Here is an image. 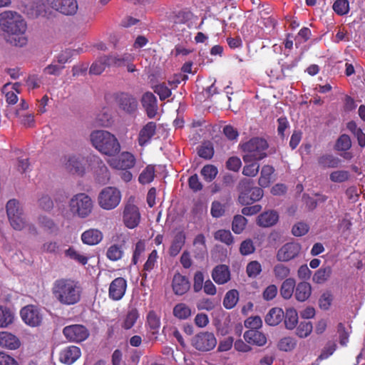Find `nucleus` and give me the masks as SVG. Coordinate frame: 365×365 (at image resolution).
<instances>
[{"label":"nucleus","instance_id":"f257e3e1","mask_svg":"<svg viewBox=\"0 0 365 365\" xmlns=\"http://www.w3.org/2000/svg\"><path fill=\"white\" fill-rule=\"evenodd\" d=\"M0 29L5 34V40L11 46L24 47L27 44V23L17 11L6 10L0 13Z\"/></svg>","mask_w":365,"mask_h":365},{"label":"nucleus","instance_id":"f03ea898","mask_svg":"<svg viewBox=\"0 0 365 365\" xmlns=\"http://www.w3.org/2000/svg\"><path fill=\"white\" fill-rule=\"evenodd\" d=\"M51 293L53 298L61 304L71 306L80 302L82 288L77 281L61 278L53 282Z\"/></svg>","mask_w":365,"mask_h":365},{"label":"nucleus","instance_id":"7ed1b4c3","mask_svg":"<svg viewBox=\"0 0 365 365\" xmlns=\"http://www.w3.org/2000/svg\"><path fill=\"white\" fill-rule=\"evenodd\" d=\"M93 146L102 154L113 156L120 150V143L116 137L107 130H95L91 134Z\"/></svg>","mask_w":365,"mask_h":365},{"label":"nucleus","instance_id":"20e7f679","mask_svg":"<svg viewBox=\"0 0 365 365\" xmlns=\"http://www.w3.org/2000/svg\"><path fill=\"white\" fill-rule=\"evenodd\" d=\"M69 210L73 216L80 218L88 217L93 212V201L84 192L73 195L68 202Z\"/></svg>","mask_w":365,"mask_h":365},{"label":"nucleus","instance_id":"39448f33","mask_svg":"<svg viewBox=\"0 0 365 365\" xmlns=\"http://www.w3.org/2000/svg\"><path fill=\"white\" fill-rule=\"evenodd\" d=\"M268 148L267 141L260 138H253L242 145L243 160L245 163L258 161L267 157L266 150Z\"/></svg>","mask_w":365,"mask_h":365},{"label":"nucleus","instance_id":"423d86ee","mask_svg":"<svg viewBox=\"0 0 365 365\" xmlns=\"http://www.w3.org/2000/svg\"><path fill=\"white\" fill-rule=\"evenodd\" d=\"M121 200V193L114 187H106L98 194V202L103 210H110L115 208Z\"/></svg>","mask_w":365,"mask_h":365},{"label":"nucleus","instance_id":"0eeeda50","mask_svg":"<svg viewBox=\"0 0 365 365\" xmlns=\"http://www.w3.org/2000/svg\"><path fill=\"white\" fill-rule=\"evenodd\" d=\"M217 344V339L214 334L202 331L193 336L192 345L198 351H208L213 349Z\"/></svg>","mask_w":365,"mask_h":365},{"label":"nucleus","instance_id":"6e6552de","mask_svg":"<svg viewBox=\"0 0 365 365\" xmlns=\"http://www.w3.org/2000/svg\"><path fill=\"white\" fill-rule=\"evenodd\" d=\"M88 162L95 173L97 181L101 184H106L110 180V175L108 168L100 157L91 155L88 158Z\"/></svg>","mask_w":365,"mask_h":365},{"label":"nucleus","instance_id":"1a4fd4ad","mask_svg":"<svg viewBox=\"0 0 365 365\" xmlns=\"http://www.w3.org/2000/svg\"><path fill=\"white\" fill-rule=\"evenodd\" d=\"M123 220L125 225L129 229L136 227L140 221V214L138 207L134 204L133 199L130 198L125 204Z\"/></svg>","mask_w":365,"mask_h":365},{"label":"nucleus","instance_id":"9d476101","mask_svg":"<svg viewBox=\"0 0 365 365\" xmlns=\"http://www.w3.org/2000/svg\"><path fill=\"white\" fill-rule=\"evenodd\" d=\"M64 336L71 342L79 343L85 341L89 336V331L81 324L66 326L63 329Z\"/></svg>","mask_w":365,"mask_h":365},{"label":"nucleus","instance_id":"9b49d317","mask_svg":"<svg viewBox=\"0 0 365 365\" xmlns=\"http://www.w3.org/2000/svg\"><path fill=\"white\" fill-rule=\"evenodd\" d=\"M65 168L72 174L82 176L86 173V162L81 155H68L63 158Z\"/></svg>","mask_w":365,"mask_h":365},{"label":"nucleus","instance_id":"f8f14e48","mask_svg":"<svg viewBox=\"0 0 365 365\" xmlns=\"http://www.w3.org/2000/svg\"><path fill=\"white\" fill-rule=\"evenodd\" d=\"M301 249V245L298 242H287L279 249L276 258L279 262H289L299 255Z\"/></svg>","mask_w":365,"mask_h":365},{"label":"nucleus","instance_id":"ddd939ff","mask_svg":"<svg viewBox=\"0 0 365 365\" xmlns=\"http://www.w3.org/2000/svg\"><path fill=\"white\" fill-rule=\"evenodd\" d=\"M135 158L130 152H123L116 158H112L108 160L109 165L116 170H128L134 167Z\"/></svg>","mask_w":365,"mask_h":365},{"label":"nucleus","instance_id":"4468645a","mask_svg":"<svg viewBox=\"0 0 365 365\" xmlns=\"http://www.w3.org/2000/svg\"><path fill=\"white\" fill-rule=\"evenodd\" d=\"M22 320L31 327L39 326L42 322V314L38 308L34 305H27L20 312Z\"/></svg>","mask_w":365,"mask_h":365},{"label":"nucleus","instance_id":"2eb2a0df","mask_svg":"<svg viewBox=\"0 0 365 365\" xmlns=\"http://www.w3.org/2000/svg\"><path fill=\"white\" fill-rule=\"evenodd\" d=\"M50 6L60 13L72 16L78 11L76 0H48Z\"/></svg>","mask_w":365,"mask_h":365},{"label":"nucleus","instance_id":"dca6fc26","mask_svg":"<svg viewBox=\"0 0 365 365\" xmlns=\"http://www.w3.org/2000/svg\"><path fill=\"white\" fill-rule=\"evenodd\" d=\"M141 105L148 118H154L158 110V100L155 96L151 92H145L140 99Z\"/></svg>","mask_w":365,"mask_h":365},{"label":"nucleus","instance_id":"f3484780","mask_svg":"<svg viewBox=\"0 0 365 365\" xmlns=\"http://www.w3.org/2000/svg\"><path fill=\"white\" fill-rule=\"evenodd\" d=\"M116 102L119 108L128 114L134 113L138 109V101L131 94L122 93L116 96Z\"/></svg>","mask_w":365,"mask_h":365},{"label":"nucleus","instance_id":"a211bd4d","mask_svg":"<svg viewBox=\"0 0 365 365\" xmlns=\"http://www.w3.org/2000/svg\"><path fill=\"white\" fill-rule=\"evenodd\" d=\"M126 289L127 281L123 277H117L110 284L108 297L113 301H119L125 295Z\"/></svg>","mask_w":365,"mask_h":365},{"label":"nucleus","instance_id":"6ab92c4d","mask_svg":"<svg viewBox=\"0 0 365 365\" xmlns=\"http://www.w3.org/2000/svg\"><path fill=\"white\" fill-rule=\"evenodd\" d=\"M81 356V349L74 345L64 347L59 353V361L66 365L75 363Z\"/></svg>","mask_w":365,"mask_h":365},{"label":"nucleus","instance_id":"aec40b11","mask_svg":"<svg viewBox=\"0 0 365 365\" xmlns=\"http://www.w3.org/2000/svg\"><path fill=\"white\" fill-rule=\"evenodd\" d=\"M156 123L153 121L147 123L140 130L138 142L139 145L143 147L150 143L152 138L156 133Z\"/></svg>","mask_w":365,"mask_h":365},{"label":"nucleus","instance_id":"412c9836","mask_svg":"<svg viewBox=\"0 0 365 365\" xmlns=\"http://www.w3.org/2000/svg\"><path fill=\"white\" fill-rule=\"evenodd\" d=\"M341 163V159L330 153H323L317 158L318 167L322 170L337 168Z\"/></svg>","mask_w":365,"mask_h":365},{"label":"nucleus","instance_id":"4be33fe9","mask_svg":"<svg viewBox=\"0 0 365 365\" xmlns=\"http://www.w3.org/2000/svg\"><path fill=\"white\" fill-rule=\"evenodd\" d=\"M172 287L176 295H182L190 289V284L186 277L180 273H175L173 276Z\"/></svg>","mask_w":365,"mask_h":365},{"label":"nucleus","instance_id":"5701e85b","mask_svg":"<svg viewBox=\"0 0 365 365\" xmlns=\"http://www.w3.org/2000/svg\"><path fill=\"white\" fill-rule=\"evenodd\" d=\"M264 195V192L260 187H252L250 192H242L239 195L238 200L241 205H250L254 202L259 201Z\"/></svg>","mask_w":365,"mask_h":365},{"label":"nucleus","instance_id":"b1692460","mask_svg":"<svg viewBox=\"0 0 365 365\" xmlns=\"http://www.w3.org/2000/svg\"><path fill=\"white\" fill-rule=\"evenodd\" d=\"M279 220V215L275 210H267L261 213L257 220V224L262 227H269L274 225Z\"/></svg>","mask_w":365,"mask_h":365},{"label":"nucleus","instance_id":"393cba45","mask_svg":"<svg viewBox=\"0 0 365 365\" xmlns=\"http://www.w3.org/2000/svg\"><path fill=\"white\" fill-rule=\"evenodd\" d=\"M21 342L17 336L8 331L0 332V346L15 350L20 346Z\"/></svg>","mask_w":365,"mask_h":365},{"label":"nucleus","instance_id":"a878e982","mask_svg":"<svg viewBox=\"0 0 365 365\" xmlns=\"http://www.w3.org/2000/svg\"><path fill=\"white\" fill-rule=\"evenodd\" d=\"M243 336L248 344L262 346L267 343V337L265 334L259 330L249 329L244 333Z\"/></svg>","mask_w":365,"mask_h":365},{"label":"nucleus","instance_id":"bb28decb","mask_svg":"<svg viewBox=\"0 0 365 365\" xmlns=\"http://www.w3.org/2000/svg\"><path fill=\"white\" fill-rule=\"evenodd\" d=\"M213 280L218 284H223L230 279V273L227 266L221 264L215 267L212 272Z\"/></svg>","mask_w":365,"mask_h":365},{"label":"nucleus","instance_id":"cd10ccee","mask_svg":"<svg viewBox=\"0 0 365 365\" xmlns=\"http://www.w3.org/2000/svg\"><path fill=\"white\" fill-rule=\"evenodd\" d=\"M103 239L102 232L98 229H89L81 235V240L84 244L95 245L98 244Z\"/></svg>","mask_w":365,"mask_h":365},{"label":"nucleus","instance_id":"c85d7f7f","mask_svg":"<svg viewBox=\"0 0 365 365\" xmlns=\"http://www.w3.org/2000/svg\"><path fill=\"white\" fill-rule=\"evenodd\" d=\"M185 240L186 235L183 231H179L175 235L169 249L170 256L175 257L180 253L185 245Z\"/></svg>","mask_w":365,"mask_h":365},{"label":"nucleus","instance_id":"c756f323","mask_svg":"<svg viewBox=\"0 0 365 365\" xmlns=\"http://www.w3.org/2000/svg\"><path fill=\"white\" fill-rule=\"evenodd\" d=\"M312 294V287L307 282L298 283L295 287L294 297L299 302H305Z\"/></svg>","mask_w":365,"mask_h":365},{"label":"nucleus","instance_id":"7c9ffc66","mask_svg":"<svg viewBox=\"0 0 365 365\" xmlns=\"http://www.w3.org/2000/svg\"><path fill=\"white\" fill-rule=\"evenodd\" d=\"M284 317L282 309L279 307L272 308L265 317V322L269 326L279 324Z\"/></svg>","mask_w":365,"mask_h":365},{"label":"nucleus","instance_id":"2f4dec72","mask_svg":"<svg viewBox=\"0 0 365 365\" xmlns=\"http://www.w3.org/2000/svg\"><path fill=\"white\" fill-rule=\"evenodd\" d=\"M274 172V168L272 165H266L262 167L260 177L258 180V184L260 187H267L269 185Z\"/></svg>","mask_w":365,"mask_h":365},{"label":"nucleus","instance_id":"473e14b6","mask_svg":"<svg viewBox=\"0 0 365 365\" xmlns=\"http://www.w3.org/2000/svg\"><path fill=\"white\" fill-rule=\"evenodd\" d=\"M111 66V62H109L108 56H102L92 63L89 73L94 75H100L107 66Z\"/></svg>","mask_w":365,"mask_h":365},{"label":"nucleus","instance_id":"72a5a7b5","mask_svg":"<svg viewBox=\"0 0 365 365\" xmlns=\"http://www.w3.org/2000/svg\"><path fill=\"white\" fill-rule=\"evenodd\" d=\"M296 287L295 280L293 278L285 279L280 287V294L285 299H289L293 295Z\"/></svg>","mask_w":365,"mask_h":365},{"label":"nucleus","instance_id":"f704fd0d","mask_svg":"<svg viewBox=\"0 0 365 365\" xmlns=\"http://www.w3.org/2000/svg\"><path fill=\"white\" fill-rule=\"evenodd\" d=\"M332 273L330 266L322 267L316 271L313 276V282L317 284H322L327 282Z\"/></svg>","mask_w":365,"mask_h":365},{"label":"nucleus","instance_id":"c9c22d12","mask_svg":"<svg viewBox=\"0 0 365 365\" xmlns=\"http://www.w3.org/2000/svg\"><path fill=\"white\" fill-rule=\"evenodd\" d=\"M147 324L152 334H158L161 324L160 317L154 311H150L147 316Z\"/></svg>","mask_w":365,"mask_h":365},{"label":"nucleus","instance_id":"e433bc0d","mask_svg":"<svg viewBox=\"0 0 365 365\" xmlns=\"http://www.w3.org/2000/svg\"><path fill=\"white\" fill-rule=\"evenodd\" d=\"M14 319V312L9 308L0 307V327H6L12 324Z\"/></svg>","mask_w":365,"mask_h":365},{"label":"nucleus","instance_id":"4c0bfd02","mask_svg":"<svg viewBox=\"0 0 365 365\" xmlns=\"http://www.w3.org/2000/svg\"><path fill=\"white\" fill-rule=\"evenodd\" d=\"M191 314L190 308L184 303L177 304L173 308V315L180 320L187 319Z\"/></svg>","mask_w":365,"mask_h":365},{"label":"nucleus","instance_id":"58836bf2","mask_svg":"<svg viewBox=\"0 0 365 365\" xmlns=\"http://www.w3.org/2000/svg\"><path fill=\"white\" fill-rule=\"evenodd\" d=\"M284 318L285 327L288 329H293L298 322L297 312L293 308H289L286 310Z\"/></svg>","mask_w":365,"mask_h":365},{"label":"nucleus","instance_id":"ea45409f","mask_svg":"<svg viewBox=\"0 0 365 365\" xmlns=\"http://www.w3.org/2000/svg\"><path fill=\"white\" fill-rule=\"evenodd\" d=\"M351 174L348 170H335L329 174V180L332 182L343 183L350 179Z\"/></svg>","mask_w":365,"mask_h":365},{"label":"nucleus","instance_id":"a19ab883","mask_svg":"<svg viewBox=\"0 0 365 365\" xmlns=\"http://www.w3.org/2000/svg\"><path fill=\"white\" fill-rule=\"evenodd\" d=\"M109 62H111V66H123L127 63L132 62L134 59L133 55L130 53H124L123 56H108Z\"/></svg>","mask_w":365,"mask_h":365},{"label":"nucleus","instance_id":"79ce46f5","mask_svg":"<svg viewBox=\"0 0 365 365\" xmlns=\"http://www.w3.org/2000/svg\"><path fill=\"white\" fill-rule=\"evenodd\" d=\"M158 258V255L157 250H153L148 257L147 261L143 265V278L146 279L147 278V272H150L155 267V264L157 263V259Z\"/></svg>","mask_w":365,"mask_h":365},{"label":"nucleus","instance_id":"37998d69","mask_svg":"<svg viewBox=\"0 0 365 365\" xmlns=\"http://www.w3.org/2000/svg\"><path fill=\"white\" fill-rule=\"evenodd\" d=\"M6 208L8 217L24 213L23 208L20 205L19 202L14 199L10 200L7 202Z\"/></svg>","mask_w":365,"mask_h":365},{"label":"nucleus","instance_id":"c03bdc74","mask_svg":"<svg viewBox=\"0 0 365 365\" xmlns=\"http://www.w3.org/2000/svg\"><path fill=\"white\" fill-rule=\"evenodd\" d=\"M239 299V294L238 292L235 289H232L228 291L224 298L223 305L227 309H230L233 308Z\"/></svg>","mask_w":365,"mask_h":365},{"label":"nucleus","instance_id":"a18cd8bd","mask_svg":"<svg viewBox=\"0 0 365 365\" xmlns=\"http://www.w3.org/2000/svg\"><path fill=\"white\" fill-rule=\"evenodd\" d=\"M139 317V314L136 309H130L122 324V327L125 329H131L134 324H135L137 319Z\"/></svg>","mask_w":365,"mask_h":365},{"label":"nucleus","instance_id":"49530a36","mask_svg":"<svg viewBox=\"0 0 365 365\" xmlns=\"http://www.w3.org/2000/svg\"><path fill=\"white\" fill-rule=\"evenodd\" d=\"M297 346V340L292 336L282 338L278 343V349L282 351H291Z\"/></svg>","mask_w":365,"mask_h":365},{"label":"nucleus","instance_id":"de8ad7c7","mask_svg":"<svg viewBox=\"0 0 365 365\" xmlns=\"http://www.w3.org/2000/svg\"><path fill=\"white\" fill-rule=\"evenodd\" d=\"M200 173L203 179L210 182L216 178L218 170L217 167L213 165H206L202 168Z\"/></svg>","mask_w":365,"mask_h":365},{"label":"nucleus","instance_id":"09e8293b","mask_svg":"<svg viewBox=\"0 0 365 365\" xmlns=\"http://www.w3.org/2000/svg\"><path fill=\"white\" fill-rule=\"evenodd\" d=\"M155 168L154 166L148 165L140 174L138 180L141 184H148L151 182L155 177Z\"/></svg>","mask_w":365,"mask_h":365},{"label":"nucleus","instance_id":"8fccbe9b","mask_svg":"<svg viewBox=\"0 0 365 365\" xmlns=\"http://www.w3.org/2000/svg\"><path fill=\"white\" fill-rule=\"evenodd\" d=\"M65 255L66 257H69L83 265H85L88 262V257L81 255L73 247H70L68 249L65 250Z\"/></svg>","mask_w":365,"mask_h":365},{"label":"nucleus","instance_id":"3c124183","mask_svg":"<svg viewBox=\"0 0 365 365\" xmlns=\"http://www.w3.org/2000/svg\"><path fill=\"white\" fill-rule=\"evenodd\" d=\"M123 251L120 245H112L106 252V257L111 261H118L122 258Z\"/></svg>","mask_w":365,"mask_h":365},{"label":"nucleus","instance_id":"603ef678","mask_svg":"<svg viewBox=\"0 0 365 365\" xmlns=\"http://www.w3.org/2000/svg\"><path fill=\"white\" fill-rule=\"evenodd\" d=\"M96 123L98 125L108 127L112 123V117L108 109L103 108L96 116Z\"/></svg>","mask_w":365,"mask_h":365},{"label":"nucleus","instance_id":"864d4df0","mask_svg":"<svg viewBox=\"0 0 365 365\" xmlns=\"http://www.w3.org/2000/svg\"><path fill=\"white\" fill-rule=\"evenodd\" d=\"M247 219L240 215L234 217L232 229L235 234H240L245 230L247 225Z\"/></svg>","mask_w":365,"mask_h":365},{"label":"nucleus","instance_id":"5fc2aeb1","mask_svg":"<svg viewBox=\"0 0 365 365\" xmlns=\"http://www.w3.org/2000/svg\"><path fill=\"white\" fill-rule=\"evenodd\" d=\"M12 227L16 230H21L26 226V219L24 213L8 217Z\"/></svg>","mask_w":365,"mask_h":365},{"label":"nucleus","instance_id":"6e6d98bb","mask_svg":"<svg viewBox=\"0 0 365 365\" xmlns=\"http://www.w3.org/2000/svg\"><path fill=\"white\" fill-rule=\"evenodd\" d=\"M214 237L216 240L220 241L227 245H230L233 243V237L230 230H217L215 232Z\"/></svg>","mask_w":365,"mask_h":365},{"label":"nucleus","instance_id":"4d7b16f0","mask_svg":"<svg viewBox=\"0 0 365 365\" xmlns=\"http://www.w3.org/2000/svg\"><path fill=\"white\" fill-rule=\"evenodd\" d=\"M332 9L336 14L344 16L349 11V2L348 0H336L333 4Z\"/></svg>","mask_w":365,"mask_h":365},{"label":"nucleus","instance_id":"13d9d810","mask_svg":"<svg viewBox=\"0 0 365 365\" xmlns=\"http://www.w3.org/2000/svg\"><path fill=\"white\" fill-rule=\"evenodd\" d=\"M273 273L276 279L282 280L289 275L290 269L287 266L282 263H279L274 265L273 268Z\"/></svg>","mask_w":365,"mask_h":365},{"label":"nucleus","instance_id":"bf43d9fd","mask_svg":"<svg viewBox=\"0 0 365 365\" xmlns=\"http://www.w3.org/2000/svg\"><path fill=\"white\" fill-rule=\"evenodd\" d=\"M351 147V141L349 135H341L335 144V149L338 151H346Z\"/></svg>","mask_w":365,"mask_h":365},{"label":"nucleus","instance_id":"052dcab7","mask_svg":"<svg viewBox=\"0 0 365 365\" xmlns=\"http://www.w3.org/2000/svg\"><path fill=\"white\" fill-rule=\"evenodd\" d=\"M313 327L309 322H301L297 328L296 334L300 338H306L312 331Z\"/></svg>","mask_w":365,"mask_h":365},{"label":"nucleus","instance_id":"680f3d73","mask_svg":"<svg viewBox=\"0 0 365 365\" xmlns=\"http://www.w3.org/2000/svg\"><path fill=\"white\" fill-rule=\"evenodd\" d=\"M246 272L249 277L255 278L262 272V266L258 261H252L247 264Z\"/></svg>","mask_w":365,"mask_h":365},{"label":"nucleus","instance_id":"e2e57ef3","mask_svg":"<svg viewBox=\"0 0 365 365\" xmlns=\"http://www.w3.org/2000/svg\"><path fill=\"white\" fill-rule=\"evenodd\" d=\"M198 155L205 159H210L214 155V149L210 143H203L198 149Z\"/></svg>","mask_w":365,"mask_h":365},{"label":"nucleus","instance_id":"0e129e2a","mask_svg":"<svg viewBox=\"0 0 365 365\" xmlns=\"http://www.w3.org/2000/svg\"><path fill=\"white\" fill-rule=\"evenodd\" d=\"M333 301V296L330 292H324L319 299V305L322 309L327 310L329 309L331 302Z\"/></svg>","mask_w":365,"mask_h":365},{"label":"nucleus","instance_id":"69168bd1","mask_svg":"<svg viewBox=\"0 0 365 365\" xmlns=\"http://www.w3.org/2000/svg\"><path fill=\"white\" fill-rule=\"evenodd\" d=\"M154 92L159 96L160 101L165 100L172 94L171 90L163 83L156 85L154 87Z\"/></svg>","mask_w":365,"mask_h":365},{"label":"nucleus","instance_id":"338daca9","mask_svg":"<svg viewBox=\"0 0 365 365\" xmlns=\"http://www.w3.org/2000/svg\"><path fill=\"white\" fill-rule=\"evenodd\" d=\"M255 250L253 242L250 239H247L242 242L240 247V252L242 255H249L252 254Z\"/></svg>","mask_w":365,"mask_h":365},{"label":"nucleus","instance_id":"774afa93","mask_svg":"<svg viewBox=\"0 0 365 365\" xmlns=\"http://www.w3.org/2000/svg\"><path fill=\"white\" fill-rule=\"evenodd\" d=\"M245 165L242 170V174L249 177H255L259 172V165L256 161L249 163Z\"/></svg>","mask_w":365,"mask_h":365}]
</instances>
